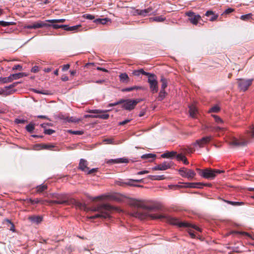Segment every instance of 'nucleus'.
Listing matches in <instances>:
<instances>
[{
	"label": "nucleus",
	"mask_w": 254,
	"mask_h": 254,
	"mask_svg": "<svg viewBox=\"0 0 254 254\" xmlns=\"http://www.w3.org/2000/svg\"><path fill=\"white\" fill-rule=\"evenodd\" d=\"M132 205L143 209V211H137L133 213L132 215L140 219H145L150 218L151 219L164 220L168 223L178 226L179 227L192 228L198 231H200V228L196 226H193L187 222H181L178 218L165 214H152L148 211H155L161 209L160 204L156 202L145 203L138 200H134L132 202Z\"/></svg>",
	"instance_id": "nucleus-1"
},
{
	"label": "nucleus",
	"mask_w": 254,
	"mask_h": 254,
	"mask_svg": "<svg viewBox=\"0 0 254 254\" xmlns=\"http://www.w3.org/2000/svg\"><path fill=\"white\" fill-rule=\"evenodd\" d=\"M90 210L93 212H98V213L90 217V219H94L98 218H109L111 217V214L113 211H121V209L115 206L108 204H103L94 208H89L87 207L86 211Z\"/></svg>",
	"instance_id": "nucleus-2"
},
{
	"label": "nucleus",
	"mask_w": 254,
	"mask_h": 254,
	"mask_svg": "<svg viewBox=\"0 0 254 254\" xmlns=\"http://www.w3.org/2000/svg\"><path fill=\"white\" fill-rule=\"evenodd\" d=\"M222 172H223V171L219 170L206 169L203 170L200 174V176L208 180H213L217 174Z\"/></svg>",
	"instance_id": "nucleus-3"
},
{
	"label": "nucleus",
	"mask_w": 254,
	"mask_h": 254,
	"mask_svg": "<svg viewBox=\"0 0 254 254\" xmlns=\"http://www.w3.org/2000/svg\"><path fill=\"white\" fill-rule=\"evenodd\" d=\"M148 82L149 84L150 91L153 94L158 92V81L157 80V77L154 74H149L148 76Z\"/></svg>",
	"instance_id": "nucleus-4"
},
{
	"label": "nucleus",
	"mask_w": 254,
	"mask_h": 254,
	"mask_svg": "<svg viewBox=\"0 0 254 254\" xmlns=\"http://www.w3.org/2000/svg\"><path fill=\"white\" fill-rule=\"evenodd\" d=\"M27 76V74L24 72L10 74L8 77H0V82L2 83H6L12 81L13 80H16L24 76Z\"/></svg>",
	"instance_id": "nucleus-5"
},
{
	"label": "nucleus",
	"mask_w": 254,
	"mask_h": 254,
	"mask_svg": "<svg viewBox=\"0 0 254 254\" xmlns=\"http://www.w3.org/2000/svg\"><path fill=\"white\" fill-rule=\"evenodd\" d=\"M140 102L139 99H127L124 100L122 103V108L126 110L130 111L133 110L136 105Z\"/></svg>",
	"instance_id": "nucleus-6"
},
{
	"label": "nucleus",
	"mask_w": 254,
	"mask_h": 254,
	"mask_svg": "<svg viewBox=\"0 0 254 254\" xmlns=\"http://www.w3.org/2000/svg\"><path fill=\"white\" fill-rule=\"evenodd\" d=\"M248 141L243 137H240L238 139L236 137H233L229 141V144L232 147H239L245 146L247 144Z\"/></svg>",
	"instance_id": "nucleus-7"
},
{
	"label": "nucleus",
	"mask_w": 254,
	"mask_h": 254,
	"mask_svg": "<svg viewBox=\"0 0 254 254\" xmlns=\"http://www.w3.org/2000/svg\"><path fill=\"white\" fill-rule=\"evenodd\" d=\"M133 15H140L143 17L150 15L153 13V9L149 7L144 9H133L131 12Z\"/></svg>",
	"instance_id": "nucleus-8"
},
{
	"label": "nucleus",
	"mask_w": 254,
	"mask_h": 254,
	"mask_svg": "<svg viewBox=\"0 0 254 254\" xmlns=\"http://www.w3.org/2000/svg\"><path fill=\"white\" fill-rule=\"evenodd\" d=\"M253 79H238V85L239 89L242 91H246L251 85Z\"/></svg>",
	"instance_id": "nucleus-9"
},
{
	"label": "nucleus",
	"mask_w": 254,
	"mask_h": 254,
	"mask_svg": "<svg viewBox=\"0 0 254 254\" xmlns=\"http://www.w3.org/2000/svg\"><path fill=\"white\" fill-rule=\"evenodd\" d=\"M179 173L183 177L187 178L191 180L193 179L196 174L192 170L187 169L186 168H182L179 170Z\"/></svg>",
	"instance_id": "nucleus-10"
},
{
	"label": "nucleus",
	"mask_w": 254,
	"mask_h": 254,
	"mask_svg": "<svg viewBox=\"0 0 254 254\" xmlns=\"http://www.w3.org/2000/svg\"><path fill=\"white\" fill-rule=\"evenodd\" d=\"M211 136L203 137L200 139L196 140L192 144L194 147L202 148L211 140Z\"/></svg>",
	"instance_id": "nucleus-11"
},
{
	"label": "nucleus",
	"mask_w": 254,
	"mask_h": 254,
	"mask_svg": "<svg viewBox=\"0 0 254 254\" xmlns=\"http://www.w3.org/2000/svg\"><path fill=\"white\" fill-rule=\"evenodd\" d=\"M186 15L188 16L189 20L190 22L195 25H196L198 21L201 19V16L199 14H196L195 13L189 11L186 13Z\"/></svg>",
	"instance_id": "nucleus-12"
},
{
	"label": "nucleus",
	"mask_w": 254,
	"mask_h": 254,
	"mask_svg": "<svg viewBox=\"0 0 254 254\" xmlns=\"http://www.w3.org/2000/svg\"><path fill=\"white\" fill-rule=\"evenodd\" d=\"M106 111H103L100 110H90L88 111V113L96 114V118H100L103 120H107L109 117V115L106 114Z\"/></svg>",
	"instance_id": "nucleus-13"
},
{
	"label": "nucleus",
	"mask_w": 254,
	"mask_h": 254,
	"mask_svg": "<svg viewBox=\"0 0 254 254\" xmlns=\"http://www.w3.org/2000/svg\"><path fill=\"white\" fill-rule=\"evenodd\" d=\"M172 161H164L163 163L158 164L154 166L153 168V170H161L164 171L166 170L171 167L172 166Z\"/></svg>",
	"instance_id": "nucleus-14"
},
{
	"label": "nucleus",
	"mask_w": 254,
	"mask_h": 254,
	"mask_svg": "<svg viewBox=\"0 0 254 254\" xmlns=\"http://www.w3.org/2000/svg\"><path fill=\"white\" fill-rule=\"evenodd\" d=\"M70 203L74 204L76 208L82 210L86 211V209H87V207L85 204L82 203L74 199H71L69 201L68 200L67 204Z\"/></svg>",
	"instance_id": "nucleus-15"
},
{
	"label": "nucleus",
	"mask_w": 254,
	"mask_h": 254,
	"mask_svg": "<svg viewBox=\"0 0 254 254\" xmlns=\"http://www.w3.org/2000/svg\"><path fill=\"white\" fill-rule=\"evenodd\" d=\"M106 162L108 164L127 163L128 162V160L127 158H121L115 159H110Z\"/></svg>",
	"instance_id": "nucleus-16"
},
{
	"label": "nucleus",
	"mask_w": 254,
	"mask_h": 254,
	"mask_svg": "<svg viewBox=\"0 0 254 254\" xmlns=\"http://www.w3.org/2000/svg\"><path fill=\"white\" fill-rule=\"evenodd\" d=\"M142 182H143L142 179H139V180L128 179L127 181H126L125 185H126V186L142 188V187H143L142 186H141L139 185H135V184H133V183L134 182L141 183Z\"/></svg>",
	"instance_id": "nucleus-17"
},
{
	"label": "nucleus",
	"mask_w": 254,
	"mask_h": 254,
	"mask_svg": "<svg viewBox=\"0 0 254 254\" xmlns=\"http://www.w3.org/2000/svg\"><path fill=\"white\" fill-rule=\"evenodd\" d=\"M88 162L87 161L84 159H81L79 163V169L81 171L84 172H86V170H89V168L87 167Z\"/></svg>",
	"instance_id": "nucleus-18"
},
{
	"label": "nucleus",
	"mask_w": 254,
	"mask_h": 254,
	"mask_svg": "<svg viewBox=\"0 0 254 254\" xmlns=\"http://www.w3.org/2000/svg\"><path fill=\"white\" fill-rule=\"evenodd\" d=\"M81 25H77L72 26H69L67 25H64V30L66 31H73L74 32L80 31L79 29L81 27Z\"/></svg>",
	"instance_id": "nucleus-19"
},
{
	"label": "nucleus",
	"mask_w": 254,
	"mask_h": 254,
	"mask_svg": "<svg viewBox=\"0 0 254 254\" xmlns=\"http://www.w3.org/2000/svg\"><path fill=\"white\" fill-rule=\"evenodd\" d=\"M205 15L207 17L211 16L209 19V20L211 21H214L216 20L218 17V14H215L213 11L211 10L207 11L205 14Z\"/></svg>",
	"instance_id": "nucleus-20"
},
{
	"label": "nucleus",
	"mask_w": 254,
	"mask_h": 254,
	"mask_svg": "<svg viewBox=\"0 0 254 254\" xmlns=\"http://www.w3.org/2000/svg\"><path fill=\"white\" fill-rule=\"evenodd\" d=\"M189 112L191 117L193 118H195V115L197 113V110L196 107L193 105L189 106Z\"/></svg>",
	"instance_id": "nucleus-21"
},
{
	"label": "nucleus",
	"mask_w": 254,
	"mask_h": 254,
	"mask_svg": "<svg viewBox=\"0 0 254 254\" xmlns=\"http://www.w3.org/2000/svg\"><path fill=\"white\" fill-rule=\"evenodd\" d=\"M46 22V21H38V22H36L33 24H34V25L35 26V29L41 28L44 27H49L51 26L50 24H47Z\"/></svg>",
	"instance_id": "nucleus-22"
},
{
	"label": "nucleus",
	"mask_w": 254,
	"mask_h": 254,
	"mask_svg": "<svg viewBox=\"0 0 254 254\" xmlns=\"http://www.w3.org/2000/svg\"><path fill=\"white\" fill-rule=\"evenodd\" d=\"M51 195L53 197L57 198V200H68L67 195L65 194L54 193L51 194Z\"/></svg>",
	"instance_id": "nucleus-23"
},
{
	"label": "nucleus",
	"mask_w": 254,
	"mask_h": 254,
	"mask_svg": "<svg viewBox=\"0 0 254 254\" xmlns=\"http://www.w3.org/2000/svg\"><path fill=\"white\" fill-rule=\"evenodd\" d=\"M45 202H48L50 204H64L68 203V200H44V203Z\"/></svg>",
	"instance_id": "nucleus-24"
},
{
	"label": "nucleus",
	"mask_w": 254,
	"mask_h": 254,
	"mask_svg": "<svg viewBox=\"0 0 254 254\" xmlns=\"http://www.w3.org/2000/svg\"><path fill=\"white\" fill-rule=\"evenodd\" d=\"M119 78L122 82L128 83L129 80L128 76L126 73H121L119 75Z\"/></svg>",
	"instance_id": "nucleus-25"
},
{
	"label": "nucleus",
	"mask_w": 254,
	"mask_h": 254,
	"mask_svg": "<svg viewBox=\"0 0 254 254\" xmlns=\"http://www.w3.org/2000/svg\"><path fill=\"white\" fill-rule=\"evenodd\" d=\"M150 73L144 71L142 68H140L138 70H135L133 71L132 74L134 76H139L140 74L143 75L148 76Z\"/></svg>",
	"instance_id": "nucleus-26"
},
{
	"label": "nucleus",
	"mask_w": 254,
	"mask_h": 254,
	"mask_svg": "<svg viewBox=\"0 0 254 254\" xmlns=\"http://www.w3.org/2000/svg\"><path fill=\"white\" fill-rule=\"evenodd\" d=\"M110 20L108 18H97L94 20V22L96 24H105L108 21H110Z\"/></svg>",
	"instance_id": "nucleus-27"
},
{
	"label": "nucleus",
	"mask_w": 254,
	"mask_h": 254,
	"mask_svg": "<svg viewBox=\"0 0 254 254\" xmlns=\"http://www.w3.org/2000/svg\"><path fill=\"white\" fill-rule=\"evenodd\" d=\"M156 157V155L152 153H148L143 154L141 156V158L143 159H148L149 161H152Z\"/></svg>",
	"instance_id": "nucleus-28"
},
{
	"label": "nucleus",
	"mask_w": 254,
	"mask_h": 254,
	"mask_svg": "<svg viewBox=\"0 0 254 254\" xmlns=\"http://www.w3.org/2000/svg\"><path fill=\"white\" fill-rule=\"evenodd\" d=\"M177 152L175 151L167 152L161 155L162 158H172L175 157Z\"/></svg>",
	"instance_id": "nucleus-29"
},
{
	"label": "nucleus",
	"mask_w": 254,
	"mask_h": 254,
	"mask_svg": "<svg viewBox=\"0 0 254 254\" xmlns=\"http://www.w3.org/2000/svg\"><path fill=\"white\" fill-rule=\"evenodd\" d=\"M143 88L141 86H134L131 87H127L123 88L122 90V92H129L134 90H139V89H142Z\"/></svg>",
	"instance_id": "nucleus-30"
},
{
	"label": "nucleus",
	"mask_w": 254,
	"mask_h": 254,
	"mask_svg": "<svg viewBox=\"0 0 254 254\" xmlns=\"http://www.w3.org/2000/svg\"><path fill=\"white\" fill-rule=\"evenodd\" d=\"M165 17H163L162 16H156L153 17L149 18V21L150 22L152 21H156L158 22H163L165 20Z\"/></svg>",
	"instance_id": "nucleus-31"
},
{
	"label": "nucleus",
	"mask_w": 254,
	"mask_h": 254,
	"mask_svg": "<svg viewBox=\"0 0 254 254\" xmlns=\"http://www.w3.org/2000/svg\"><path fill=\"white\" fill-rule=\"evenodd\" d=\"M148 178L151 180H162L165 179L164 175H149Z\"/></svg>",
	"instance_id": "nucleus-32"
},
{
	"label": "nucleus",
	"mask_w": 254,
	"mask_h": 254,
	"mask_svg": "<svg viewBox=\"0 0 254 254\" xmlns=\"http://www.w3.org/2000/svg\"><path fill=\"white\" fill-rule=\"evenodd\" d=\"M202 184L200 183H188V187L190 188H201Z\"/></svg>",
	"instance_id": "nucleus-33"
},
{
	"label": "nucleus",
	"mask_w": 254,
	"mask_h": 254,
	"mask_svg": "<svg viewBox=\"0 0 254 254\" xmlns=\"http://www.w3.org/2000/svg\"><path fill=\"white\" fill-rule=\"evenodd\" d=\"M29 219L34 223H39L42 221V218L39 216H36L30 217Z\"/></svg>",
	"instance_id": "nucleus-34"
},
{
	"label": "nucleus",
	"mask_w": 254,
	"mask_h": 254,
	"mask_svg": "<svg viewBox=\"0 0 254 254\" xmlns=\"http://www.w3.org/2000/svg\"><path fill=\"white\" fill-rule=\"evenodd\" d=\"M160 81L161 82V90H165V88L168 86L167 80L164 77H162L161 78Z\"/></svg>",
	"instance_id": "nucleus-35"
},
{
	"label": "nucleus",
	"mask_w": 254,
	"mask_h": 254,
	"mask_svg": "<svg viewBox=\"0 0 254 254\" xmlns=\"http://www.w3.org/2000/svg\"><path fill=\"white\" fill-rule=\"evenodd\" d=\"M28 202H30L32 204H37L38 203H41L42 204H44V200L40 199L38 198H36V199H34L29 198L28 200Z\"/></svg>",
	"instance_id": "nucleus-36"
},
{
	"label": "nucleus",
	"mask_w": 254,
	"mask_h": 254,
	"mask_svg": "<svg viewBox=\"0 0 254 254\" xmlns=\"http://www.w3.org/2000/svg\"><path fill=\"white\" fill-rule=\"evenodd\" d=\"M167 95V93L165 90H161L160 92L159 93V95L157 97V99L158 101H162L163 100L165 96Z\"/></svg>",
	"instance_id": "nucleus-37"
},
{
	"label": "nucleus",
	"mask_w": 254,
	"mask_h": 254,
	"mask_svg": "<svg viewBox=\"0 0 254 254\" xmlns=\"http://www.w3.org/2000/svg\"><path fill=\"white\" fill-rule=\"evenodd\" d=\"M15 91H16V90H11L8 91L7 90H4L2 89H0V95H2V94H4L5 95H10V94L13 93L14 92H15Z\"/></svg>",
	"instance_id": "nucleus-38"
},
{
	"label": "nucleus",
	"mask_w": 254,
	"mask_h": 254,
	"mask_svg": "<svg viewBox=\"0 0 254 254\" xmlns=\"http://www.w3.org/2000/svg\"><path fill=\"white\" fill-rule=\"evenodd\" d=\"M47 189V186L45 185H41L37 187V192L38 193H41Z\"/></svg>",
	"instance_id": "nucleus-39"
},
{
	"label": "nucleus",
	"mask_w": 254,
	"mask_h": 254,
	"mask_svg": "<svg viewBox=\"0 0 254 254\" xmlns=\"http://www.w3.org/2000/svg\"><path fill=\"white\" fill-rule=\"evenodd\" d=\"M252 18V14L249 13L245 15H242L240 17V19L242 20L248 21Z\"/></svg>",
	"instance_id": "nucleus-40"
},
{
	"label": "nucleus",
	"mask_w": 254,
	"mask_h": 254,
	"mask_svg": "<svg viewBox=\"0 0 254 254\" xmlns=\"http://www.w3.org/2000/svg\"><path fill=\"white\" fill-rule=\"evenodd\" d=\"M41 146H42V149H49V150H53V148L55 147V146L52 144H41Z\"/></svg>",
	"instance_id": "nucleus-41"
},
{
	"label": "nucleus",
	"mask_w": 254,
	"mask_h": 254,
	"mask_svg": "<svg viewBox=\"0 0 254 254\" xmlns=\"http://www.w3.org/2000/svg\"><path fill=\"white\" fill-rule=\"evenodd\" d=\"M34 128L35 126L34 124H33V123H30L26 127V129L27 131L30 133H31L33 131Z\"/></svg>",
	"instance_id": "nucleus-42"
},
{
	"label": "nucleus",
	"mask_w": 254,
	"mask_h": 254,
	"mask_svg": "<svg viewBox=\"0 0 254 254\" xmlns=\"http://www.w3.org/2000/svg\"><path fill=\"white\" fill-rule=\"evenodd\" d=\"M65 21V19H51V20H46V21L50 22V23H58V22L63 23Z\"/></svg>",
	"instance_id": "nucleus-43"
},
{
	"label": "nucleus",
	"mask_w": 254,
	"mask_h": 254,
	"mask_svg": "<svg viewBox=\"0 0 254 254\" xmlns=\"http://www.w3.org/2000/svg\"><path fill=\"white\" fill-rule=\"evenodd\" d=\"M219 110H220V108L219 107V106L217 105H215L209 110L208 112L209 113H217V112H219Z\"/></svg>",
	"instance_id": "nucleus-44"
},
{
	"label": "nucleus",
	"mask_w": 254,
	"mask_h": 254,
	"mask_svg": "<svg viewBox=\"0 0 254 254\" xmlns=\"http://www.w3.org/2000/svg\"><path fill=\"white\" fill-rule=\"evenodd\" d=\"M14 23L13 22H6L4 21H0V25L3 27H6L13 25Z\"/></svg>",
	"instance_id": "nucleus-45"
},
{
	"label": "nucleus",
	"mask_w": 254,
	"mask_h": 254,
	"mask_svg": "<svg viewBox=\"0 0 254 254\" xmlns=\"http://www.w3.org/2000/svg\"><path fill=\"white\" fill-rule=\"evenodd\" d=\"M212 116L214 118L215 121L218 124H223V120L218 116L212 115Z\"/></svg>",
	"instance_id": "nucleus-46"
},
{
	"label": "nucleus",
	"mask_w": 254,
	"mask_h": 254,
	"mask_svg": "<svg viewBox=\"0 0 254 254\" xmlns=\"http://www.w3.org/2000/svg\"><path fill=\"white\" fill-rule=\"evenodd\" d=\"M68 132L75 135H82L83 134V131L81 130H68Z\"/></svg>",
	"instance_id": "nucleus-47"
},
{
	"label": "nucleus",
	"mask_w": 254,
	"mask_h": 254,
	"mask_svg": "<svg viewBox=\"0 0 254 254\" xmlns=\"http://www.w3.org/2000/svg\"><path fill=\"white\" fill-rule=\"evenodd\" d=\"M225 201L228 203V204H231L232 205H240L244 204L243 202H236L229 200H225Z\"/></svg>",
	"instance_id": "nucleus-48"
},
{
	"label": "nucleus",
	"mask_w": 254,
	"mask_h": 254,
	"mask_svg": "<svg viewBox=\"0 0 254 254\" xmlns=\"http://www.w3.org/2000/svg\"><path fill=\"white\" fill-rule=\"evenodd\" d=\"M195 147L192 148L190 147H187L185 149V151L188 153H192L195 151Z\"/></svg>",
	"instance_id": "nucleus-49"
},
{
	"label": "nucleus",
	"mask_w": 254,
	"mask_h": 254,
	"mask_svg": "<svg viewBox=\"0 0 254 254\" xmlns=\"http://www.w3.org/2000/svg\"><path fill=\"white\" fill-rule=\"evenodd\" d=\"M50 25H51L50 26H52L53 28H54L55 29H57L59 28H64V25H59V24H50Z\"/></svg>",
	"instance_id": "nucleus-50"
},
{
	"label": "nucleus",
	"mask_w": 254,
	"mask_h": 254,
	"mask_svg": "<svg viewBox=\"0 0 254 254\" xmlns=\"http://www.w3.org/2000/svg\"><path fill=\"white\" fill-rule=\"evenodd\" d=\"M83 17L89 20H93L94 19L95 17L94 15L90 14H85L83 15Z\"/></svg>",
	"instance_id": "nucleus-51"
},
{
	"label": "nucleus",
	"mask_w": 254,
	"mask_h": 254,
	"mask_svg": "<svg viewBox=\"0 0 254 254\" xmlns=\"http://www.w3.org/2000/svg\"><path fill=\"white\" fill-rule=\"evenodd\" d=\"M175 156H176V159L178 161H182L183 159H184V157H185V156L183 154L180 153V154H176Z\"/></svg>",
	"instance_id": "nucleus-52"
},
{
	"label": "nucleus",
	"mask_w": 254,
	"mask_h": 254,
	"mask_svg": "<svg viewBox=\"0 0 254 254\" xmlns=\"http://www.w3.org/2000/svg\"><path fill=\"white\" fill-rule=\"evenodd\" d=\"M125 183H126V181H123V180H120L119 181H116L115 182V184L117 185L124 187V186H126Z\"/></svg>",
	"instance_id": "nucleus-53"
},
{
	"label": "nucleus",
	"mask_w": 254,
	"mask_h": 254,
	"mask_svg": "<svg viewBox=\"0 0 254 254\" xmlns=\"http://www.w3.org/2000/svg\"><path fill=\"white\" fill-rule=\"evenodd\" d=\"M55 131L52 129H46L44 130V133L46 134L51 135L54 133Z\"/></svg>",
	"instance_id": "nucleus-54"
},
{
	"label": "nucleus",
	"mask_w": 254,
	"mask_h": 254,
	"mask_svg": "<svg viewBox=\"0 0 254 254\" xmlns=\"http://www.w3.org/2000/svg\"><path fill=\"white\" fill-rule=\"evenodd\" d=\"M19 83H20L19 82H14L12 84L8 86H5V88L6 89H12V88L14 87L15 86H16Z\"/></svg>",
	"instance_id": "nucleus-55"
},
{
	"label": "nucleus",
	"mask_w": 254,
	"mask_h": 254,
	"mask_svg": "<svg viewBox=\"0 0 254 254\" xmlns=\"http://www.w3.org/2000/svg\"><path fill=\"white\" fill-rule=\"evenodd\" d=\"M32 91L36 93H39V94H44V95H47L48 94L47 91H40V90H38L36 89H32Z\"/></svg>",
	"instance_id": "nucleus-56"
},
{
	"label": "nucleus",
	"mask_w": 254,
	"mask_h": 254,
	"mask_svg": "<svg viewBox=\"0 0 254 254\" xmlns=\"http://www.w3.org/2000/svg\"><path fill=\"white\" fill-rule=\"evenodd\" d=\"M97 168H93L91 170H86L87 174H93L97 171Z\"/></svg>",
	"instance_id": "nucleus-57"
},
{
	"label": "nucleus",
	"mask_w": 254,
	"mask_h": 254,
	"mask_svg": "<svg viewBox=\"0 0 254 254\" xmlns=\"http://www.w3.org/2000/svg\"><path fill=\"white\" fill-rule=\"evenodd\" d=\"M123 102H124V99H121L118 102L110 104L109 105H110V106H116V105L122 104L123 103Z\"/></svg>",
	"instance_id": "nucleus-58"
},
{
	"label": "nucleus",
	"mask_w": 254,
	"mask_h": 254,
	"mask_svg": "<svg viewBox=\"0 0 254 254\" xmlns=\"http://www.w3.org/2000/svg\"><path fill=\"white\" fill-rule=\"evenodd\" d=\"M234 11V9L232 8H228L226 9L224 12L223 14H229Z\"/></svg>",
	"instance_id": "nucleus-59"
},
{
	"label": "nucleus",
	"mask_w": 254,
	"mask_h": 254,
	"mask_svg": "<svg viewBox=\"0 0 254 254\" xmlns=\"http://www.w3.org/2000/svg\"><path fill=\"white\" fill-rule=\"evenodd\" d=\"M26 122V121L23 119H16L15 120V123L16 124H24Z\"/></svg>",
	"instance_id": "nucleus-60"
},
{
	"label": "nucleus",
	"mask_w": 254,
	"mask_h": 254,
	"mask_svg": "<svg viewBox=\"0 0 254 254\" xmlns=\"http://www.w3.org/2000/svg\"><path fill=\"white\" fill-rule=\"evenodd\" d=\"M223 127H213L212 128H211V130L212 131H219V130H221L223 129Z\"/></svg>",
	"instance_id": "nucleus-61"
},
{
	"label": "nucleus",
	"mask_w": 254,
	"mask_h": 254,
	"mask_svg": "<svg viewBox=\"0 0 254 254\" xmlns=\"http://www.w3.org/2000/svg\"><path fill=\"white\" fill-rule=\"evenodd\" d=\"M130 121V120L127 119L124 121L119 122L118 123V125H119V126H123V125H125L126 124L129 123Z\"/></svg>",
	"instance_id": "nucleus-62"
},
{
	"label": "nucleus",
	"mask_w": 254,
	"mask_h": 254,
	"mask_svg": "<svg viewBox=\"0 0 254 254\" xmlns=\"http://www.w3.org/2000/svg\"><path fill=\"white\" fill-rule=\"evenodd\" d=\"M31 71L32 72H33V73L37 72L39 71V67H38V66H33L32 68Z\"/></svg>",
	"instance_id": "nucleus-63"
},
{
	"label": "nucleus",
	"mask_w": 254,
	"mask_h": 254,
	"mask_svg": "<svg viewBox=\"0 0 254 254\" xmlns=\"http://www.w3.org/2000/svg\"><path fill=\"white\" fill-rule=\"evenodd\" d=\"M69 64H66L63 65L62 67L63 71H66L69 68Z\"/></svg>",
	"instance_id": "nucleus-64"
}]
</instances>
